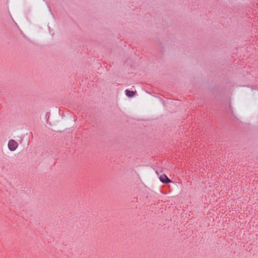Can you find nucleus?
I'll return each mask as SVG.
<instances>
[{
  "label": "nucleus",
  "instance_id": "nucleus-2",
  "mask_svg": "<svg viewBox=\"0 0 258 258\" xmlns=\"http://www.w3.org/2000/svg\"><path fill=\"white\" fill-rule=\"evenodd\" d=\"M159 179L164 183H168L171 182V180L165 174L161 175L159 176Z\"/></svg>",
  "mask_w": 258,
  "mask_h": 258
},
{
  "label": "nucleus",
  "instance_id": "nucleus-3",
  "mask_svg": "<svg viewBox=\"0 0 258 258\" xmlns=\"http://www.w3.org/2000/svg\"><path fill=\"white\" fill-rule=\"evenodd\" d=\"M125 94L128 97H133L135 96L136 92L132 91H130L127 89L125 90Z\"/></svg>",
  "mask_w": 258,
  "mask_h": 258
},
{
  "label": "nucleus",
  "instance_id": "nucleus-1",
  "mask_svg": "<svg viewBox=\"0 0 258 258\" xmlns=\"http://www.w3.org/2000/svg\"><path fill=\"white\" fill-rule=\"evenodd\" d=\"M9 149L11 151H15L18 147V143L14 140H10L8 144Z\"/></svg>",
  "mask_w": 258,
  "mask_h": 258
}]
</instances>
